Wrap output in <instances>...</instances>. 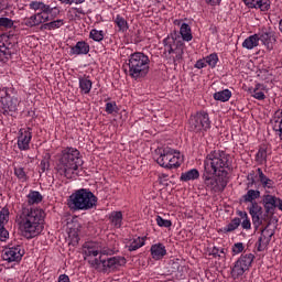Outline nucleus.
<instances>
[{
    "instance_id": "1",
    "label": "nucleus",
    "mask_w": 282,
    "mask_h": 282,
    "mask_svg": "<svg viewBox=\"0 0 282 282\" xmlns=\"http://www.w3.org/2000/svg\"><path fill=\"white\" fill-rule=\"evenodd\" d=\"M230 164H232L230 161V154L225 151L214 150L207 154L204 160L203 182L209 191L219 193V191H224V188H226L228 183L217 177L228 175V171H226V169H230Z\"/></svg>"
},
{
    "instance_id": "2",
    "label": "nucleus",
    "mask_w": 282,
    "mask_h": 282,
    "mask_svg": "<svg viewBox=\"0 0 282 282\" xmlns=\"http://www.w3.org/2000/svg\"><path fill=\"white\" fill-rule=\"evenodd\" d=\"M45 212L41 208L23 207L19 218L20 230L26 239H34L43 232Z\"/></svg>"
},
{
    "instance_id": "3",
    "label": "nucleus",
    "mask_w": 282,
    "mask_h": 282,
    "mask_svg": "<svg viewBox=\"0 0 282 282\" xmlns=\"http://www.w3.org/2000/svg\"><path fill=\"white\" fill-rule=\"evenodd\" d=\"M85 254L88 258V263L91 268H95V270H99L100 272H116V270L127 264V259H124V257L104 259L102 254H109V249L102 247H88L87 250H85Z\"/></svg>"
},
{
    "instance_id": "4",
    "label": "nucleus",
    "mask_w": 282,
    "mask_h": 282,
    "mask_svg": "<svg viewBox=\"0 0 282 282\" xmlns=\"http://www.w3.org/2000/svg\"><path fill=\"white\" fill-rule=\"evenodd\" d=\"M84 164L80 158V151L76 148H66L62 151L61 158L57 164V172L59 175H64L67 180H72L78 167Z\"/></svg>"
},
{
    "instance_id": "5",
    "label": "nucleus",
    "mask_w": 282,
    "mask_h": 282,
    "mask_svg": "<svg viewBox=\"0 0 282 282\" xmlns=\"http://www.w3.org/2000/svg\"><path fill=\"white\" fill-rule=\"evenodd\" d=\"M151 65V59H149V55L142 52H135L128 56L126 61V74L133 78V80H140V78H145L149 74V69Z\"/></svg>"
},
{
    "instance_id": "6",
    "label": "nucleus",
    "mask_w": 282,
    "mask_h": 282,
    "mask_svg": "<svg viewBox=\"0 0 282 282\" xmlns=\"http://www.w3.org/2000/svg\"><path fill=\"white\" fill-rule=\"evenodd\" d=\"M98 204V197L87 188L75 191L68 198L70 210H91Z\"/></svg>"
},
{
    "instance_id": "7",
    "label": "nucleus",
    "mask_w": 282,
    "mask_h": 282,
    "mask_svg": "<svg viewBox=\"0 0 282 282\" xmlns=\"http://www.w3.org/2000/svg\"><path fill=\"white\" fill-rule=\"evenodd\" d=\"M155 153L156 163L163 169H180V166H182L180 152H176L171 148H163L155 150Z\"/></svg>"
},
{
    "instance_id": "8",
    "label": "nucleus",
    "mask_w": 282,
    "mask_h": 282,
    "mask_svg": "<svg viewBox=\"0 0 282 282\" xmlns=\"http://www.w3.org/2000/svg\"><path fill=\"white\" fill-rule=\"evenodd\" d=\"M4 96L1 97L2 113L3 116H13L19 111L21 99L17 96L14 88H4Z\"/></svg>"
},
{
    "instance_id": "9",
    "label": "nucleus",
    "mask_w": 282,
    "mask_h": 282,
    "mask_svg": "<svg viewBox=\"0 0 282 282\" xmlns=\"http://www.w3.org/2000/svg\"><path fill=\"white\" fill-rule=\"evenodd\" d=\"M254 261V254L246 253L241 254L240 258L235 262L231 269L232 279H239V276H243L247 270H250L252 262Z\"/></svg>"
},
{
    "instance_id": "10",
    "label": "nucleus",
    "mask_w": 282,
    "mask_h": 282,
    "mask_svg": "<svg viewBox=\"0 0 282 282\" xmlns=\"http://www.w3.org/2000/svg\"><path fill=\"white\" fill-rule=\"evenodd\" d=\"M189 129L194 133H199V131H208L210 129V118L208 112L200 111L192 116L189 119Z\"/></svg>"
},
{
    "instance_id": "11",
    "label": "nucleus",
    "mask_w": 282,
    "mask_h": 282,
    "mask_svg": "<svg viewBox=\"0 0 282 282\" xmlns=\"http://www.w3.org/2000/svg\"><path fill=\"white\" fill-rule=\"evenodd\" d=\"M25 250L21 245H9L2 250V259L7 263H19L23 259Z\"/></svg>"
},
{
    "instance_id": "12",
    "label": "nucleus",
    "mask_w": 282,
    "mask_h": 282,
    "mask_svg": "<svg viewBox=\"0 0 282 282\" xmlns=\"http://www.w3.org/2000/svg\"><path fill=\"white\" fill-rule=\"evenodd\" d=\"M30 10H34L37 14H45L51 17V19H56L61 14V8L51 7L50 4H45L43 1H31L29 3Z\"/></svg>"
},
{
    "instance_id": "13",
    "label": "nucleus",
    "mask_w": 282,
    "mask_h": 282,
    "mask_svg": "<svg viewBox=\"0 0 282 282\" xmlns=\"http://www.w3.org/2000/svg\"><path fill=\"white\" fill-rule=\"evenodd\" d=\"M164 45V52L165 54H173V61L174 63H177V61H182V56H184V48L181 46H177L175 44V39L173 37H165L163 40Z\"/></svg>"
},
{
    "instance_id": "14",
    "label": "nucleus",
    "mask_w": 282,
    "mask_h": 282,
    "mask_svg": "<svg viewBox=\"0 0 282 282\" xmlns=\"http://www.w3.org/2000/svg\"><path fill=\"white\" fill-rule=\"evenodd\" d=\"M56 18H52V15H45L43 13H35L29 18H24L22 25L26 28H39V25H45L48 21H52Z\"/></svg>"
},
{
    "instance_id": "15",
    "label": "nucleus",
    "mask_w": 282,
    "mask_h": 282,
    "mask_svg": "<svg viewBox=\"0 0 282 282\" xmlns=\"http://www.w3.org/2000/svg\"><path fill=\"white\" fill-rule=\"evenodd\" d=\"M249 215L251 216L252 224L256 228H259L263 224V207L259 203H252L249 207Z\"/></svg>"
},
{
    "instance_id": "16",
    "label": "nucleus",
    "mask_w": 282,
    "mask_h": 282,
    "mask_svg": "<svg viewBox=\"0 0 282 282\" xmlns=\"http://www.w3.org/2000/svg\"><path fill=\"white\" fill-rule=\"evenodd\" d=\"M272 237H274V231L268 229V227H265L262 232L260 238L258 239L257 242V250L258 252H263V250H265V248H268V246H270V241H272Z\"/></svg>"
},
{
    "instance_id": "17",
    "label": "nucleus",
    "mask_w": 282,
    "mask_h": 282,
    "mask_svg": "<svg viewBox=\"0 0 282 282\" xmlns=\"http://www.w3.org/2000/svg\"><path fill=\"white\" fill-rule=\"evenodd\" d=\"M262 204L264 206V210L267 215H270V213H274L278 208L279 204V197L270 194H265L262 197Z\"/></svg>"
},
{
    "instance_id": "18",
    "label": "nucleus",
    "mask_w": 282,
    "mask_h": 282,
    "mask_svg": "<svg viewBox=\"0 0 282 282\" xmlns=\"http://www.w3.org/2000/svg\"><path fill=\"white\" fill-rule=\"evenodd\" d=\"M249 8L261 10V12H268L272 2L270 0H242Z\"/></svg>"
},
{
    "instance_id": "19",
    "label": "nucleus",
    "mask_w": 282,
    "mask_h": 282,
    "mask_svg": "<svg viewBox=\"0 0 282 282\" xmlns=\"http://www.w3.org/2000/svg\"><path fill=\"white\" fill-rule=\"evenodd\" d=\"M32 141V132L24 130L20 131V135L18 138V148L20 151H28L30 149V142Z\"/></svg>"
},
{
    "instance_id": "20",
    "label": "nucleus",
    "mask_w": 282,
    "mask_h": 282,
    "mask_svg": "<svg viewBox=\"0 0 282 282\" xmlns=\"http://www.w3.org/2000/svg\"><path fill=\"white\" fill-rule=\"evenodd\" d=\"M259 41L267 47V50H274V43H276V37H274V33L272 32H262L259 33Z\"/></svg>"
},
{
    "instance_id": "21",
    "label": "nucleus",
    "mask_w": 282,
    "mask_h": 282,
    "mask_svg": "<svg viewBox=\"0 0 282 282\" xmlns=\"http://www.w3.org/2000/svg\"><path fill=\"white\" fill-rule=\"evenodd\" d=\"M249 93L256 100H265V94H268V86L263 84H256L253 88H249Z\"/></svg>"
},
{
    "instance_id": "22",
    "label": "nucleus",
    "mask_w": 282,
    "mask_h": 282,
    "mask_svg": "<svg viewBox=\"0 0 282 282\" xmlns=\"http://www.w3.org/2000/svg\"><path fill=\"white\" fill-rule=\"evenodd\" d=\"M150 252L152 259L160 261V259H164V257H166V247L163 243H155L151 246Z\"/></svg>"
},
{
    "instance_id": "23",
    "label": "nucleus",
    "mask_w": 282,
    "mask_h": 282,
    "mask_svg": "<svg viewBox=\"0 0 282 282\" xmlns=\"http://www.w3.org/2000/svg\"><path fill=\"white\" fill-rule=\"evenodd\" d=\"M70 54L80 56L83 54H89V45L85 41H79L75 46L70 47Z\"/></svg>"
},
{
    "instance_id": "24",
    "label": "nucleus",
    "mask_w": 282,
    "mask_h": 282,
    "mask_svg": "<svg viewBox=\"0 0 282 282\" xmlns=\"http://www.w3.org/2000/svg\"><path fill=\"white\" fill-rule=\"evenodd\" d=\"M261 197V192L258 189H248L242 196L243 204H257V199Z\"/></svg>"
},
{
    "instance_id": "25",
    "label": "nucleus",
    "mask_w": 282,
    "mask_h": 282,
    "mask_svg": "<svg viewBox=\"0 0 282 282\" xmlns=\"http://www.w3.org/2000/svg\"><path fill=\"white\" fill-rule=\"evenodd\" d=\"M257 173H258L259 182L260 184H262L263 188H274V181L265 176V174L263 173V170L258 167Z\"/></svg>"
},
{
    "instance_id": "26",
    "label": "nucleus",
    "mask_w": 282,
    "mask_h": 282,
    "mask_svg": "<svg viewBox=\"0 0 282 282\" xmlns=\"http://www.w3.org/2000/svg\"><path fill=\"white\" fill-rule=\"evenodd\" d=\"M195 180H199V171L197 169H192L187 172H183L180 177L181 182H193Z\"/></svg>"
},
{
    "instance_id": "27",
    "label": "nucleus",
    "mask_w": 282,
    "mask_h": 282,
    "mask_svg": "<svg viewBox=\"0 0 282 282\" xmlns=\"http://www.w3.org/2000/svg\"><path fill=\"white\" fill-rule=\"evenodd\" d=\"M258 46H259V34L250 35L242 42V47H245V50H254V47H258Z\"/></svg>"
},
{
    "instance_id": "28",
    "label": "nucleus",
    "mask_w": 282,
    "mask_h": 282,
    "mask_svg": "<svg viewBox=\"0 0 282 282\" xmlns=\"http://www.w3.org/2000/svg\"><path fill=\"white\" fill-rule=\"evenodd\" d=\"M65 25V20L64 19H57L53 21L45 22L42 26L41 30H58L59 28H63Z\"/></svg>"
},
{
    "instance_id": "29",
    "label": "nucleus",
    "mask_w": 282,
    "mask_h": 282,
    "mask_svg": "<svg viewBox=\"0 0 282 282\" xmlns=\"http://www.w3.org/2000/svg\"><path fill=\"white\" fill-rule=\"evenodd\" d=\"M232 98V91L230 89L219 90L214 94V100H218L219 102H228Z\"/></svg>"
},
{
    "instance_id": "30",
    "label": "nucleus",
    "mask_w": 282,
    "mask_h": 282,
    "mask_svg": "<svg viewBox=\"0 0 282 282\" xmlns=\"http://www.w3.org/2000/svg\"><path fill=\"white\" fill-rule=\"evenodd\" d=\"M26 198L29 206H34V204H41V202H43V195H41V192L36 191H31Z\"/></svg>"
},
{
    "instance_id": "31",
    "label": "nucleus",
    "mask_w": 282,
    "mask_h": 282,
    "mask_svg": "<svg viewBox=\"0 0 282 282\" xmlns=\"http://www.w3.org/2000/svg\"><path fill=\"white\" fill-rule=\"evenodd\" d=\"M180 34L183 41H186L187 43L193 41V33L191 31V25H188L187 23H183L181 25Z\"/></svg>"
},
{
    "instance_id": "32",
    "label": "nucleus",
    "mask_w": 282,
    "mask_h": 282,
    "mask_svg": "<svg viewBox=\"0 0 282 282\" xmlns=\"http://www.w3.org/2000/svg\"><path fill=\"white\" fill-rule=\"evenodd\" d=\"M256 162L259 164H265L268 162V148L265 145L259 148L256 154Z\"/></svg>"
},
{
    "instance_id": "33",
    "label": "nucleus",
    "mask_w": 282,
    "mask_h": 282,
    "mask_svg": "<svg viewBox=\"0 0 282 282\" xmlns=\"http://www.w3.org/2000/svg\"><path fill=\"white\" fill-rule=\"evenodd\" d=\"M239 226H241V218L236 217L223 228V232H225V235H228V232H235Z\"/></svg>"
},
{
    "instance_id": "34",
    "label": "nucleus",
    "mask_w": 282,
    "mask_h": 282,
    "mask_svg": "<svg viewBox=\"0 0 282 282\" xmlns=\"http://www.w3.org/2000/svg\"><path fill=\"white\" fill-rule=\"evenodd\" d=\"M79 89L82 94H89L91 91L93 83L87 77H79Z\"/></svg>"
},
{
    "instance_id": "35",
    "label": "nucleus",
    "mask_w": 282,
    "mask_h": 282,
    "mask_svg": "<svg viewBox=\"0 0 282 282\" xmlns=\"http://www.w3.org/2000/svg\"><path fill=\"white\" fill-rule=\"evenodd\" d=\"M109 219L115 228L122 227V212H112L109 216Z\"/></svg>"
},
{
    "instance_id": "36",
    "label": "nucleus",
    "mask_w": 282,
    "mask_h": 282,
    "mask_svg": "<svg viewBox=\"0 0 282 282\" xmlns=\"http://www.w3.org/2000/svg\"><path fill=\"white\" fill-rule=\"evenodd\" d=\"M12 56V51L6 47V43L0 41V63H6Z\"/></svg>"
},
{
    "instance_id": "37",
    "label": "nucleus",
    "mask_w": 282,
    "mask_h": 282,
    "mask_svg": "<svg viewBox=\"0 0 282 282\" xmlns=\"http://www.w3.org/2000/svg\"><path fill=\"white\" fill-rule=\"evenodd\" d=\"M238 215L240 216V219H242V221L240 220V224H241V227L243 228V230H250L252 228V223H250L248 213L239 210Z\"/></svg>"
},
{
    "instance_id": "38",
    "label": "nucleus",
    "mask_w": 282,
    "mask_h": 282,
    "mask_svg": "<svg viewBox=\"0 0 282 282\" xmlns=\"http://www.w3.org/2000/svg\"><path fill=\"white\" fill-rule=\"evenodd\" d=\"M142 246H144V237H137L130 242V245L128 246V250L130 252H133L135 250H139V248H142Z\"/></svg>"
},
{
    "instance_id": "39",
    "label": "nucleus",
    "mask_w": 282,
    "mask_h": 282,
    "mask_svg": "<svg viewBox=\"0 0 282 282\" xmlns=\"http://www.w3.org/2000/svg\"><path fill=\"white\" fill-rule=\"evenodd\" d=\"M115 23L117 25V28H119V30L121 32H127V30H129V23L127 22V20L124 18H122V15L118 14L115 19Z\"/></svg>"
},
{
    "instance_id": "40",
    "label": "nucleus",
    "mask_w": 282,
    "mask_h": 282,
    "mask_svg": "<svg viewBox=\"0 0 282 282\" xmlns=\"http://www.w3.org/2000/svg\"><path fill=\"white\" fill-rule=\"evenodd\" d=\"M205 62L209 67H212V69H215V67H217V63H219V56L217 53H212L205 57Z\"/></svg>"
},
{
    "instance_id": "41",
    "label": "nucleus",
    "mask_w": 282,
    "mask_h": 282,
    "mask_svg": "<svg viewBox=\"0 0 282 282\" xmlns=\"http://www.w3.org/2000/svg\"><path fill=\"white\" fill-rule=\"evenodd\" d=\"M89 39H93V41L100 43V41L105 39V32L93 29L89 33Z\"/></svg>"
},
{
    "instance_id": "42",
    "label": "nucleus",
    "mask_w": 282,
    "mask_h": 282,
    "mask_svg": "<svg viewBox=\"0 0 282 282\" xmlns=\"http://www.w3.org/2000/svg\"><path fill=\"white\" fill-rule=\"evenodd\" d=\"M14 175L20 180V182H28V174L25 173V170L21 166L14 167Z\"/></svg>"
},
{
    "instance_id": "43",
    "label": "nucleus",
    "mask_w": 282,
    "mask_h": 282,
    "mask_svg": "<svg viewBox=\"0 0 282 282\" xmlns=\"http://www.w3.org/2000/svg\"><path fill=\"white\" fill-rule=\"evenodd\" d=\"M156 224L160 228H171V226H173L171 220L164 219L162 216H156Z\"/></svg>"
},
{
    "instance_id": "44",
    "label": "nucleus",
    "mask_w": 282,
    "mask_h": 282,
    "mask_svg": "<svg viewBox=\"0 0 282 282\" xmlns=\"http://www.w3.org/2000/svg\"><path fill=\"white\" fill-rule=\"evenodd\" d=\"M14 25V21L10 18H0V28L10 29Z\"/></svg>"
},
{
    "instance_id": "45",
    "label": "nucleus",
    "mask_w": 282,
    "mask_h": 282,
    "mask_svg": "<svg viewBox=\"0 0 282 282\" xmlns=\"http://www.w3.org/2000/svg\"><path fill=\"white\" fill-rule=\"evenodd\" d=\"M8 219H10V209H8V207H4L0 210V224L8 221Z\"/></svg>"
},
{
    "instance_id": "46",
    "label": "nucleus",
    "mask_w": 282,
    "mask_h": 282,
    "mask_svg": "<svg viewBox=\"0 0 282 282\" xmlns=\"http://www.w3.org/2000/svg\"><path fill=\"white\" fill-rule=\"evenodd\" d=\"M10 234L6 229V225L0 223V241H6Z\"/></svg>"
},
{
    "instance_id": "47",
    "label": "nucleus",
    "mask_w": 282,
    "mask_h": 282,
    "mask_svg": "<svg viewBox=\"0 0 282 282\" xmlns=\"http://www.w3.org/2000/svg\"><path fill=\"white\" fill-rule=\"evenodd\" d=\"M59 3H65L66 6H80V3H85V0H58Z\"/></svg>"
},
{
    "instance_id": "48",
    "label": "nucleus",
    "mask_w": 282,
    "mask_h": 282,
    "mask_svg": "<svg viewBox=\"0 0 282 282\" xmlns=\"http://www.w3.org/2000/svg\"><path fill=\"white\" fill-rule=\"evenodd\" d=\"M243 250V243L237 242L232 246V252L234 254H241V251Z\"/></svg>"
},
{
    "instance_id": "49",
    "label": "nucleus",
    "mask_w": 282,
    "mask_h": 282,
    "mask_svg": "<svg viewBox=\"0 0 282 282\" xmlns=\"http://www.w3.org/2000/svg\"><path fill=\"white\" fill-rule=\"evenodd\" d=\"M50 169V161L42 160L40 163V173H45Z\"/></svg>"
},
{
    "instance_id": "50",
    "label": "nucleus",
    "mask_w": 282,
    "mask_h": 282,
    "mask_svg": "<svg viewBox=\"0 0 282 282\" xmlns=\"http://www.w3.org/2000/svg\"><path fill=\"white\" fill-rule=\"evenodd\" d=\"M206 58L203 59H198L195 64L196 69H204V67H206Z\"/></svg>"
},
{
    "instance_id": "51",
    "label": "nucleus",
    "mask_w": 282,
    "mask_h": 282,
    "mask_svg": "<svg viewBox=\"0 0 282 282\" xmlns=\"http://www.w3.org/2000/svg\"><path fill=\"white\" fill-rule=\"evenodd\" d=\"M106 111H107V113H113V111H116V104L107 102L106 104Z\"/></svg>"
},
{
    "instance_id": "52",
    "label": "nucleus",
    "mask_w": 282,
    "mask_h": 282,
    "mask_svg": "<svg viewBox=\"0 0 282 282\" xmlns=\"http://www.w3.org/2000/svg\"><path fill=\"white\" fill-rule=\"evenodd\" d=\"M209 254H212V257H215V259H217V257L218 258H224V256H221L219 253V248H217V247H213V249L210 250Z\"/></svg>"
},
{
    "instance_id": "53",
    "label": "nucleus",
    "mask_w": 282,
    "mask_h": 282,
    "mask_svg": "<svg viewBox=\"0 0 282 282\" xmlns=\"http://www.w3.org/2000/svg\"><path fill=\"white\" fill-rule=\"evenodd\" d=\"M247 180L250 182L248 184V186H252L253 184H256V181H254V171L250 172L247 176Z\"/></svg>"
},
{
    "instance_id": "54",
    "label": "nucleus",
    "mask_w": 282,
    "mask_h": 282,
    "mask_svg": "<svg viewBox=\"0 0 282 282\" xmlns=\"http://www.w3.org/2000/svg\"><path fill=\"white\" fill-rule=\"evenodd\" d=\"M57 282H72L70 280H69V275H67V274H61L59 276H58V280H57Z\"/></svg>"
},
{
    "instance_id": "55",
    "label": "nucleus",
    "mask_w": 282,
    "mask_h": 282,
    "mask_svg": "<svg viewBox=\"0 0 282 282\" xmlns=\"http://www.w3.org/2000/svg\"><path fill=\"white\" fill-rule=\"evenodd\" d=\"M209 6H219L221 0H205Z\"/></svg>"
},
{
    "instance_id": "56",
    "label": "nucleus",
    "mask_w": 282,
    "mask_h": 282,
    "mask_svg": "<svg viewBox=\"0 0 282 282\" xmlns=\"http://www.w3.org/2000/svg\"><path fill=\"white\" fill-rule=\"evenodd\" d=\"M159 180H163L164 182H166L169 180V175L167 174H160Z\"/></svg>"
},
{
    "instance_id": "57",
    "label": "nucleus",
    "mask_w": 282,
    "mask_h": 282,
    "mask_svg": "<svg viewBox=\"0 0 282 282\" xmlns=\"http://www.w3.org/2000/svg\"><path fill=\"white\" fill-rule=\"evenodd\" d=\"M75 12H77V14H85V11H83V8H75Z\"/></svg>"
},
{
    "instance_id": "58",
    "label": "nucleus",
    "mask_w": 282,
    "mask_h": 282,
    "mask_svg": "<svg viewBox=\"0 0 282 282\" xmlns=\"http://www.w3.org/2000/svg\"><path fill=\"white\" fill-rule=\"evenodd\" d=\"M219 254H221L223 259H226V251L225 249L219 250Z\"/></svg>"
}]
</instances>
